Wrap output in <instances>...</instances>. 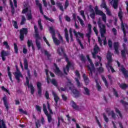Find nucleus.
<instances>
[{
  "label": "nucleus",
  "mask_w": 128,
  "mask_h": 128,
  "mask_svg": "<svg viewBox=\"0 0 128 128\" xmlns=\"http://www.w3.org/2000/svg\"><path fill=\"white\" fill-rule=\"evenodd\" d=\"M44 18H46V20H49L50 22H54V19L52 18H48V16H46L44 15Z\"/></svg>",
  "instance_id": "obj_51"
},
{
  "label": "nucleus",
  "mask_w": 128,
  "mask_h": 128,
  "mask_svg": "<svg viewBox=\"0 0 128 128\" xmlns=\"http://www.w3.org/2000/svg\"><path fill=\"white\" fill-rule=\"evenodd\" d=\"M86 58L88 60V62L90 63V66H88L89 70H90V76H91V78H94L95 80V82L96 84V88H98V90L100 92L102 90V86H100V84H98V80H100V79L98 78V75L96 74L95 76H94V74L96 70L94 69V65L92 63V60L90 58V56L87 55Z\"/></svg>",
  "instance_id": "obj_1"
},
{
  "label": "nucleus",
  "mask_w": 128,
  "mask_h": 128,
  "mask_svg": "<svg viewBox=\"0 0 128 128\" xmlns=\"http://www.w3.org/2000/svg\"><path fill=\"white\" fill-rule=\"evenodd\" d=\"M83 78L84 79V81L85 82L86 84H88L90 82V80H88V78L86 74H83Z\"/></svg>",
  "instance_id": "obj_33"
},
{
  "label": "nucleus",
  "mask_w": 128,
  "mask_h": 128,
  "mask_svg": "<svg viewBox=\"0 0 128 128\" xmlns=\"http://www.w3.org/2000/svg\"><path fill=\"white\" fill-rule=\"evenodd\" d=\"M68 86L69 87V90H72L74 98H78V96H80V91L78 90L71 82H68Z\"/></svg>",
  "instance_id": "obj_6"
},
{
  "label": "nucleus",
  "mask_w": 128,
  "mask_h": 128,
  "mask_svg": "<svg viewBox=\"0 0 128 128\" xmlns=\"http://www.w3.org/2000/svg\"><path fill=\"white\" fill-rule=\"evenodd\" d=\"M91 34H92V25L90 24H88V32L86 34V38H90Z\"/></svg>",
  "instance_id": "obj_18"
},
{
  "label": "nucleus",
  "mask_w": 128,
  "mask_h": 128,
  "mask_svg": "<svg viewBox=\"0 0 128 128\" xmlns=\"http://www.w3.org/2000/svg\"><path fill=\"white\" fill-rule=\"evenodd\" d=\"M24 68L25 70H27V74L28 76H30V70H28V60L25 58L24 60Z\"/></svg>",
  "instance_id": "obj_15"
},
{
  "label": "nucleus",
  "mask_w": 128,
  "mask_h": 128,
  "mask_svg": "<svg viewBox=\"0 0 128 128\" xmlns=\"http://www.w3.org/2000/svg\"><path fill=\"white\" fill-rule=\"evenodd\" d=\"M80 14L82 16L84 20H86V16L84 15V10H80Z\"/></svg>",
  "instance_id": "obj_49"
},
{
  "label": "nucleus",
  "mask_w": 128,
  "mask_h": 128,
  "mask_svg": "<svg viewBox=\"0 0 128 128\" xmlns=\"http://www.w3.org/2000/svg\"><path fill=\"white\" fill-rule=\"evenodd\" d=\"M34 30L35 32V36L36 38V46L38 50H40V37L38 35V30L36 25L34 26Z\"/></svg>",
  "instance_id": "obj_7"
},
{
  "label": "nucleus",
  "mask_w": 128,
  "mask_h": 128,
  "mask_svg": "<svg viewBox=\"0 0 128 128\" xmlns=\"http://www.w3.org/2000/svg\"><path fill=\"white\" fill-rule=\"evenodd\" d=\"M20 40H24V34H28V29L26 28H22L20 30Z\"/></svg>",
  "instance_id": "obj_11"
},
{
  "label": "nucleus",
  "mask_w": 128,
  "mask_h": 128,
  "mask_svg": "<svg viewBox=\"0 0 128 128\" xmlns=\"http://www.w3.org/2000/svg\"><path fill=\"white\" fill-rule=\"evenodd\" d=\"M64 36L67 42H70V39L68 38V28H65L64 29Z\"/></svg>",
  "instance_id": "obj_27"
},
{
  "label": "nucleus",
  "mask_w": 128,
  "mask_h": 128,
  "mask_svg": "<svg viewBox=\"0 0 128 128\" xmlns=\"http://www.w3.org/2000/svg\"><path fill=\"white\" fill-rule=\"evenodd\" d=\"M14 53L18 54V45H16V44H14Z\"/></svg>",
  "instance_id": "obj_59"
},
{
  "label": "nucleus",
  "mask_w": 128,
  "mask_h": 128,
  "mask_svg": "<svg viewBox=\"0 0 128 128\" xmlns=\"http://www.w3.org/2000/svg\"><path fill=\"white\" fill-rule=\"evenodd\" d=\"M37 88L38 90V94L39 96H42V84L40 82L37 83Z\"/></svg>",
  "instance_id": "obj_22"
},
{
  "label": "nucleus",
  "mask_w": 128,
  "mask_h": 128,
  "mask_svg": "<svg viewBox=\"0 0 128 128\" xmlns=\"http://www.w3.org/2000/svg\"><path fill=\"white\" fill-rule=\"evenodd\" d=\"M44 54L48 58H50V54L46 50H44Z\"/></svg>",
  "instance_id": "obj_61"
},
{
  "label": "nucleus",
  "mask_w": 128,
  "mask_h": 128,
  "mask_svg": "<svg viewBox=\"0 0 128 128\" xmlns=\"http://www.w3.org/2000/svg\"><path fill=\"white\" fill-rule=\"evenodd\" d=\"M108 46H109V48H112V40H108Z\"/></svg>",
  "instance_id": "obj_62"
},
{
  "label": "nucleus",
  "mask_w": 128,
  "mask_h": 128,
  "mask_svg": "<svg viewBox=\"0 0 128 128\" xmlns=\"http://www.w3.org/2000/svg\"><path fill=\"white\" fill-rule=\"evenodd\" d=\"M55 66V70L54 72L56 74H58V76H62V72L60 70V68L58 67V66L56 65V64H54Z\"/></svg>",
  "instance_id": "obj_19"
},
{
  "label": "nucleus",
  "mask_w": 128,
  "mask_h": 128,
  "mask_svg": "<svg viewBox=\"0 0 128 128\" xmlns=\"http://www.w3.org/2000/svg\"><path fill=\"white\" fill-rule=\"evenodd\" d=\"M49 30L51 34H52V38L53 40V42L56 46H60V41L58 40L56 38V32H54V30L52 27L49 28Z\"/></svg>",
  "instance_id": "obj_8"
},
{
  "label": "nucleus",
  "mask_w": 128,
  "mask_h": 128,
  "mask_svg": "<svg viewBox=\"0 0 128 128\" xmlns=\"http://www.w3.org/2000/svg\"><path fill=\"white\" fill-rule=\"evenodd\" d=\"M98 24L101 38H104V44H106V36H104V35L106 34V25L102 24V20H98Z\"/></svg>",
  "instance_id": "obj_4"
},
{
  "label": "nucleus",
  "mask_w": 128,
  "mask_h": 128,
  "mask_svg": "<svg viewBox=\"0 0 128 128\" xmlns=\"http://www.w3.org/2000/svg\"><path fill=\"white\" fill-rule=\"evenodd\" d=\"M58 38L59 40H60L61 42H64V39L62 38V35H60V33L58 34Z\"/></svg>",
  "instance_id": "obj_64"
},
{
  "label": "nucleus",
  "mask_w": 128,
  "mask_h": 128,
  "mask_svg": "<svg viewBox=\"0 0 128 128\" xmlns=\"http://www.w3.org/2000/svg\"><path fill=\"white\" fill-rule=\"evenodd\" d=\"M47 106H48V109L50 112V113L51 114H52L54 113L52 112V109H50V103H48V102L47 103Z\"/></svg>",
  "instance_id": "obj_46"
},
{
  "label": "nucleus",
  "mask_w": 128,
  "mask_h": 128,
  "mask_svg": "<svg viewBox=\"0 0 128 128\" xmlns=\"http://www.w3.org/2000/svg\"><path fill=\"white\" fill-rule=\"evenodd\" d=\"M93 30L95 32L96 36H98V29L96 28V27L94 26L93 28Z\"/></svg>",
  "instance_id": "obj_60"
},
{
  "label": "nucleus",
  "mask_w": 128,
  "mask_h": 128,
  "mask_svg": "<svg viewBox=\"0 0 128 128\" xmlns=\"http://www.w3.org/2000/svg\"><path fill=\"white\" fill-rule=\"evenodd\" d=\"M112 32H113L114 36H116V34H118V30H116V28H112Z\"/></svg>",
  "instance_id": "obj_53"
},
{
  "label": "nucleus",
  "mask_w": 128,
  "mask_h": 128,
  "mask_svg": "<svg viewBox=\"0 0 128 128\" xmlns=\"http://www.w3.org/2000/svg\"><path fill=\"white\" fill-rule=\"evenodd\" d=\"M102 20L104 22H106V16L105 14L103 13L102 15Z\"/></svg>",
  "instance_id": "obj_40"
},
{
  "label": "nucleus",
  "mask_w": 128,
  "mask_h": 128,
  "mask_svg": "<svg viewBox=\"0 0 128 128\" xmlns=\"http://www.w3.org/2000/svg\"><path fill=\"white\" fill-rule=\"evenodd\" d=\"M122 46L124 48L123 50H121V56L122 58H126V54H128V48L126 46V44H122Z\"/></svg>",
  "instance_id": "obj_13"
},
{
  "label": "nucleus",
  "mask_w": 128,
  "mask_h": 128,
  "mask_svg": "<svg viewBox=\"0 0 128 128\" xmlns=\"http://www.w3.org/2000/svg\"><path fill=\"white\" fill-rule=\"evenodd\" d=\"M70 104H71L72 108H73L74 110H80V108L78 107V106L74 102L71 101Z\"/></svg>",
  "instance_id": "obj_23"
},
{
  "label": "nucleus",
  "mask_w": 128,
  "mask_h": 128,
  "mask_svg": "<svg viewBox=\"0 0 128 128\" xmlns=\"http://www.w3.org/2000/svg\"><path fill=\"white\" fill-rule=\"evenodd\" d=\"M112 54L110 52H108L106 56V58L108 60V63L106 64V68H108V72L111 70L112 72H116V70L112 66Z\"/></svg>",
  "instance_id": "obj_5"
},
{
  "label": "nucleus",
  "mask_w": 128,
  "mask_h": 128,
  "mask_svg": "<svg viewBox=\"0 0 128 128\" xmlns=\"http://www.w3.org/2000/svg\"><path fill=\"white\" fill-rule=\"evenodd\" d=\"M69 32L70 34V42H72L74 40V36L72 35V29L70 28L69 30Z\"/></svg>",
  "instance_id": "obj_42"
},
{
  "label": "nucleus",
  "mask_w": 128,
  "mask_h": 128,
  "mask_svg": "<svg viewBox=\"0 0 128 128\" xmlns=\"http://www.w3.org/2000/svg\"><path fill=\"white\" fill-rule=\"evenodd\" d=\"M77 18L79 20L81 26H84V20L80 17V16H77Z\"/></svg>",
  "instance_id": "obj_35"
},
{
  "label": "nucleus",
  "mask_w": 128,
  "mask_h": 128,
  "mask_svg": "<svg viewBox=\"0 0 128 128\" xmlns=\"http://www.w3.org/2000/svg\"><path fill=\"white\" fill-rule=\"evenodd\" d=\"M98 71L100 74H102V72H104V68H102V67H100L98 68Z\"/></svg>",
  "instance_id": "obj_63"
},
{
  "label": "nucleus",
  "mask_w": 128,
  "mask_h": 128,
  "mask_svg": "<svg viewBox=\"0 0 128 128\" xmlns=\"http://www.w3.org/2000/svg\"><path fill=\"white\" fill-rule=\"evenodd\" d=\"M84 94H86L87 96H90V90L88 88L84 87Z\"/></svg>",
  "instance_id": "obj_32"
},
{
  "label": "nucleus",
  "mask_w": 128,
  "mask_h": 128,
  "mask_svg": "<svg viewBox=\"0 0 128 128\" xmlns=\"http://www.w3.org/2000/svg\"><path fill=\"white\" fill-rule=\"evenodd\" d=\"M10 56V52H8V51L6 52L4 50H2L1 52V56L2 58V60H6L5 56Z\"/></svg>",
  "instance_id": "obj_16"
},
{
  "label": "nucleus",
  "mask_w": 128,
  "mask_h": 128,
  "mask_svg": "<svg viewBox=\"0 0 128 128\" xmlns=\"http://www.w3.org/2000/svg\"><path fill=\"white\" fill-rule=\"evenodd\" d=\"M75 74L76 76V78H80V72L78 71V70H76L75 71Z\"/></svg>",
  "instance_id": "obj_55"
},
{
  "label": "nucleus",
  "mask_w": 128,
  "mask_h": 128,
  "mask_svg": "<svg viewBox=\"0 0 128 128\" xmlns=\"http://www.w3.org/2000/svg\"><path fill=\"white\" fill-rule=\"evenodd\" d=\"M98 52H100V48L98 46V45H96L94 47V52H92V56L96 60V62L95 64L96 66H102V57L99 56H96V54H98Z\"/></svg>",
  "instance_id": "obj_3"
},
{
  "label": "nucleus",
  "mask_w": 128,
  "mask_h": 128,
  "mask_svg": "<svg viewBox=\"0 0 128 128\" xmlns=\"http://www.w3.org/2000/svg\"><path fill=\"white\" fill-rule=\"evenodd\" d=\"M28 12L27 14V20H32V12L30 9L26 8L25 9L23 10L22 12V14H26V12Z\"/></svg>",
  "instance_id": "obj_10"
},
{
  "label": "nucleus",
  "mask_w": 128,
  "mask_h": 128,
  "mask_svg": "<svg viewBox=\"0 0 128 128\" xmlns=\"http://www.w3.org/2000/svg\"><path fill=\"white\" fill-rule=\"evenodd\" d=\"M36 6H38L40 8V14H44V11L42 10V6L40 2H38V0H36Z\"/></svg>",
  "instance_id": "obj_24"
},
{
  "label": "nucleus",
  "mask_w": 128,
  "mask_h": 128,
  "mask_svg": "<svg viewBox=\"0 0 128 128\" xmlns=\"http://www.w3.org/2000/svg\"><path fill=\"white\" fill-rule=\"evenodd\" d=\"M2 100L4 102V106L6 108V110L8 112V103L6 101V96H4L2 98Z\"/></svg>",
  "instance_id": "obj_26"
},
{
  "label": "nucleus",
  "mask_w": 128,
  "mask_h": 128,
  "mask_svg": "<svg viewBox=\"0 0 128 128\" xmlns=\"http://www.w3.org/2000/svg\"><path fill=\"white\" fill-rule=\"evenodd\" d=\"M115 112H116L117 114H119V116H120V118H122V113L120 112V110L118 108H116L115 109Z\"/></svg>",
  "instance_id": "obj_44"
},
{
  "label": "nucleus",
  "mask_w": 128,
  "mask_h": 128,
  "mask_svg": "<svg viewBox=\"0 0 128 128\" xmlns=\"http://www.w3.org/2000/svg\"><path fill=\"white\" fill-rule=\"evenodd\" d=\"M51 82L52 84H54V86H58V82H56V80L54 79H52L51 80Z\"/></svg>",
  "instance_id": "obj_54"
},
{
  "label": "nucleus",
  "mask_w": 128,
  "mask_h": 128,
  "mask_svg": "<svg viewBox=\"0 0 128 128\" xmlns=\"http://www.w3.org/2000/svg\"><path fill=\"white\" fill-rule=\"evenodd\" d=\"M114 48L115 50V54H120V52L118 51V48H120V44L118 42H115L114 43Z\"/></svg>",
  "instance_id": "obj_17"
},
{
  "label": "nucleus",
  "mask_w": 128,
  "mask_h": 128,
  "mask_svg": "<svg viewBox=\"0 0 128 128\" xmlns=\"http://www.w3.org/2000/svg\"><path fill=\"white\" fill-rule=\"evenodd\" d=\"M118 16L121 22L120 27L124 34V42H128V39L126 38V32L128 30V24L126 23H124V22H122V10H120L118 12Z\"/></svg>",
  "instance_id": "obj_2"
},
{
  "label": "nucleus",
  "mask_w": 128,
  "mask_h": 128,
  "mask_svg": "<svg viewBox=\"0 0 128 128\" xmlns=\"http://www.w3.org/2000/svg\"><path fill=\"white\" fill-rule=\"evenodd\" d=\"M74 80L76 82V84L78 88H82V84L80 82V78L78 77V78H74Z\"/></svg>",
  "instance_id": "obj_25"
},
{
  "label": "nucleus",
  "mask_w": 128,
  "mask_h": 128,
  "mask_svg": "<svg viewBox=\"0 0 128 128\" xmlns=\"http://www.w3.org/2000/svg\"><path fill=\"white\" fill-rule=\"evenodd\" d=\"M12 22L15 28H18V22H16V21L12 20Z\"/></svg>",
  "instance_id": "obj_50"
},
{
  "label": "nucleus",
  "mask_w": 128,
  "mask_h": 128,
  "mask_svg": "<svg viewBox=\"0 0 128 128\" xmlns=\"http://www.w3.org/2000/svg\"><path fill=\"white\" fill-rule=\"evenodd\" d=\"M38 26L40 28V30H42V20L40 19L38 20Z\"/></svg>",
  "instance_id": "obj_37"
},
{
  "label": "nucleus",
  "mask_w": 128,
  "mask_h": 128,
  "mask_svg": "<svg viewBox=\"0 0 128 128\" xmlns=\"http://www.w3.org/2000/svg\"><path fill=\"white\" fill-rule=\"evenodd\" d=\"M101 78H102V80L104 82L105 85L106 86H108V81L106 80V78H104V76L102 75L101 76Z\"/></svg>",
  "instance_id": "obj_39"
},
{
  "label": "nucleus",
  "mask_w": 128,
  "mask_h": 128,
  "mask_svg": "<svg viewBox=\"0 0 128 128\" xmlns=\"http://www.w3.org/2000/svg\"><path fill=\"white\" fill-rule=\"evenodd\" d=\"M103 118L106 122H108V116H106V114L104 113L103 114Z\"/></svg>",
  "instance_id": "obj_45"
},
{
  "label": "nucleus",
  "mask_w": 128,
  "mask_h": 128,
  "mask_svg": "<svg viewBox=\"0 0 128 128\" xmlns=\"http://www.w3.org/2000/svg\"><path fill=\"white\" fill-rule=\"evenodd\" d=\"M10 67H8V76L10 78V80L11 82H12V73H10Z\"/></svg>",
  "instance_id": "obj_41"
},
{
  "label": "nucleus",
  "mask_w": 128,
  "mask_h": 128,
  "mask_svg": "<svg viewBox=\"0 0 128 128\" xmlns=\"http://www.w3.org/2000/svg\"><path fill=\"white\" fill-rule=\"evenodd\" d=\"M106 10V14H108V16H112V12H110V10L108 8H107Z\"/></svg>",
  "instance_id": "obj_57"
},
{
  "label": "nucleus",
  "mask_w": 128,
  "mask_h": 128,
  "mask_svg": "<svg viewBox=\"0 0 128 128\" xmlns=\"http://www.w3.org/2000/svg\"><path fill=\"white\" fill-rule=\"evenodd\" d=\"M30 93L32 94H34V86L32 84L30 85Z\"/></svg>",
  "instance_id": "obj_47"
},
{
  "label": "nucleus",
  "mask_w": 128,
  "mask_h": 128,
  "mask_svg": "<svg viewBox=\"0 0 128 128\" xmlns=\"http://www.w3.org/2000/svg\"><path fill=\"white\" fill-rule=\"evenodd\" d=\"M10 6L11 8V13L12 14V16H14V14L15 10L14 8V4L12 1L10 2Z\"/></svg>",
  "instance_id": "obj_29"
},
{
  "label": "nucleus",
  "mask_w": 128,
  "mask_h": 128,
  "mask_svg": "<svg viewBox=\"0 0 128 128\" xmlns=\"http://www.w3.org/2000/svg\"><path fill=\"white\" fill-rule=\"evenodd\" d=\"M43 110L45 114H48V110H46V104H43Z\"/></svg>",
  "instance_id": "obj_43"
},
{
  "label": "nucleus",
  "mask_w": 128,
  "mask_h": 128,
  "mask_svg": "<svg viewBox=\"0 0 128 128\" xmlns=\"http://www.w3.org/2000/svg\"><path fill=\"white\" fill-rule=\"evenodd\" d=\"M26 17H24V16H22V19L20 22V24L21 25L24 24V22H26Z\"/></svg>",
  "instance_id": "obj_48"
},
{
  "label": "nucleus",
  "mask_w": 128,
  "mask_h": 128,
  "mask_svg": "<svg viewBox=\"0 0 128 128\" xmlns=\"http://www.w3.org/2000/svg\"><path fill=\"white\" fill-rule=\"evenodd\" d=\"M69 4H70V3L68 2V0H66V1L65 2V4H64V8H65V10H66V8L68 6Z\"/></svg>",
  "instance_id": "obj_58"
},
{
  "label": "nucleus",
  "mask_w": 128,
  "mask_h": 128,
  "mask_svg": "<svg viewBox=\"0 0 128 128\" xmlns=\"http://www.w3.org/2000/svg\"><path fill=\"white\" fill-rule=\"evenodd\" d=\"M27 44H28V46L29 48H30V46H32V48H34V44H32V40H28Z\"/></svg>",
  "instance_id": "obj_38"
},
{
  "label": "nucleus",
  "mask_w": 128,
  "mask_h": 128,
  "mask_svg": "<svg viewBox=\"0 0 128 128\" xmlns=\"http://www.w3.org/2000/svg\"><path fill=\"white\" fill-rule=\"evenodd\" d=\"M73 32L74 34V36L78 38V36L80 38H84V34L80 32H76V30H74Z\"/></svg>",
  "instance_id": "obj_20"
},
{
  "label": "nucleus",
  "mask_w": 128,
  "mask_h": 128,
  "mask_svg": "<svg viewBox=\"0 0 128 128\" xmlns=\"http://www.w3.org/2000/svg\"><path fill=\"white\" fill-rule=\"evenodd\" d=\"M94 11L96 14L99 16H101L104 14V12H102V10H98V6H96L94 8Z\"/></svg>",
  "instance_id": "obj_28"
},
{
  "label": "nucleus",
  "mask_w": 128,
  "mask_h": 128,
  "mask_svg": "<svg viewBox=\"0 0 128 128\" xmlns=\"http://www.w3.org/2000/svg\"><path fill=\"white\" fill-rule=\"evenodd\" d=\"M118 0H112L111 2H110V4H112V6L114 10H116L118 8Z\"/></svg>",
  "instance_id": "obj_21"
},
{
  "label": "nucleus",
  "mask_w": 128,
  "mask_h": 128,
  "mask_svg": "<svg viewBox=\"0 0 128 128\" xmlns=\"http://www.w3.org/2000/svg\"><path fill=\"white\" fill-rule=\"evenodd\" d=\"M110 114L112 116V118H114V120H116V114H114V110H112L110 112Z\"/></svg>",
  "instance_id": "obj_52"
},
{
  "label": "nucleus",
  "mask_w": 128,
  "mask_h": 128,
  "mask_svg": "<svg viewBox=\"0 0 128 128\" xmlns=\"http://www.w3.org/2000/svg\"><path fill=\"white\" fill-rule=\"evenodd\" d=\"M90 12H92L90 14V18H92L93 20H94V18H96V13L94 12V9L91 10Z\"/></svg>",
  "instance_id": "obj_34"
},
{
  "label": "nucleus",
  "mask_w": 128,
  "mask_h": 128,
  "mask_svg": "<svg viewBox=\"0 0 128 128\" xmlns=\"http://www.w3.org/2000/svg\"><path fill=\"white\" fill-rule=\"evenodd\" d=\"M46 114L48 117V122H54V119L52 117V115L48 114V113H47V114Z\"/></svg>",
  "instance_id": "obj_31"
},
{
  "label": "nucleus",
  "mask_w": 128,
  "mask_h": 128,
  "mask_svg": "<svg viewBox=\"0 0 128 128\" xmlns=\"http://www.w3.org/2000/svg\"><path fill=\"white\" fill-rule=\"evenodd\" d=\"M119 86L122 88V90H126L128 86L126 84H119Z\"/></svg>",
  "instance_id": "obj_36"
},
{
  "label": "nucleus",
  "mask_w": 128,
  "mask_h": 128,
  "mask_svg": "<svg viewBox=\"0 0 128 128\" xmlns=\"http://www.w3.org/2000/svg\"><path fill=\"white\" fill-rule=\"evenodd\" d=\"M66 60L68 62L67 65L66 67L63 68L64 72L66 74H68V70H70V66H72V64L70 62H68V58H66Z\"/></svg>",
  "instance_id": "obj_12"
},
{
  "label": "nucleus",
  "mask_w": 128,
  "mask_h": 128,
  "mask_svg": "<svg viewBox=\"0 0 128 128\" xmlns=\"http://www.w3.org/2000/svg\"><path fill=\"white\" fill-rule=\"evenodd\" d=\"M0 128H6V124L3 120H2V124H0Z\"/></svg>",
  "instance_id": "obj_56"
},
{
  "label": "nucleus",
  "mask_w": 128,
  "mask_h": 128,
  "mask_svg": "<svg viewBox=\"0 0 128 128\" xmlns=\"http://www.w3.org/2000/svg\"><path fill=\"white\" fill-rule=\"evenodd\" d=\"M16 71L14 72V75L15 76L16 80H18V82H20V78H22V74L18 68L17 66L16 68Z\"/></svg>",
  "instance_id": "obj_9"
},
{
  "label": "nucleus",
  "mask_w": 128,
  "mask_h": 128,
  "mask_svg": "<svg viewBox=\"0 0 128 128\" xmlns=\"http://www.w3.org/2000/svg\"><path fill=\"white\" fill-rule=\"evenodd\" d=\"M57 52L60 56H62V54H64V48L62 47L58 48L57 50Z\"/></svg>",
  "instance_id": "obj_30"
},
{
  "label": "nucleus",
  "mask_w": 128,
  "mask_h": 128,
  "mask_svg": "<svg viewBox=\"0 0 128 128\" xmlns=\"http://www.w3.org/2000/svg\"><path fill=\"white\" fill-rule=\"evenodd\" d=\"M52 94L54 96V100H55V108H58V102L60 100V98L58 96V94L54 91L52 92Z\"/></svg>",
  "instance_id": "obj_14"
}]
</instances>
